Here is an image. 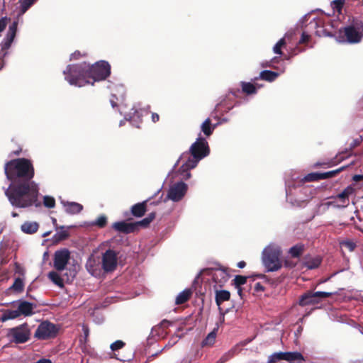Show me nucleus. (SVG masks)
<instances>
[{
  "label": "nucleus",
  "mask_w": 363,
  "mask_h": 363,
  "mask_svg": "<svg viewBox=\"0 0 363 363\" xmlns=\"http://www.w3.org/2000/svg\"><path fill=\"white\" fill-rule=\"evenodd\" d=\"M4 172L11 182L5 189V195L12 206L26 208L33 205L40 206L38 201V184L32 181L34 168L30 160L26 158L12 160L6 163Z\"/></svg>",
  "instance_id": "nucleus-1"
},
{
  "label": "nucleus",
  "mask_w": 363,
  "mask_h": 363,
  "mask_svg": "<svg viewBox=\"0 0 363 363\" xmlns=\"http://www.w3.org/2000/svg\"><path fill=\"white\" fill-rule=\"evenodd\" d=\"M209 154L208 143L205 138H198L191 145L189 151L182 153L177 162L181 164V174L184 179H188L191 177L189 170L196 167L199 162Z\"/></svg>",
  "instance_id": "nucleus-2"
},
{
  "label": "nucleus",
  "mask_w": 363,
  "mask_h": 363,
  "mask_svg": "<svg viewBox=\"0 0 363 363\" xmlns=\"http://www.w3.org/2000/svg\"><path fill=\"white\" fill-rule=\"evenodd\" d=\"M65 79L72 86L82 87L89 84V63L68 65L63 71Z\"/></svg>",
  "instance_id": "nucleus-3"
},
{
  "label": "nucleus",
  "mask_w": 363,
  "mask_h": 363,
  "mask_svg": "<svg viewBox=\"0 0 363 363\" xmlns=\"http://www.w3.org/2000/svg\"><path fill=\"white\" fill-rule=\"evenodd\" d=\"M262 262L267 272H272L279 270L282 267L281 250L276 243H269L262 250Z\"/></svg>",
  "instance_id": "nucleus-4"
},
{
  "label": "nucleus",
  "mask_w": 363,
  "mask_h": 363,
  "mask_svg": "<svg viewBox=\"0 0 363 363\" xmlns=\"http://www.w3.org/2000/svg\"><path fill=\"white\" fill-rule=\"evenodd\" d=\"M89 84L104 80L111 74V66L106 61L101 60L91 65L89 63Z\"/></svg>",
  "instance_id": "nucleus-5"
},
{
  "label": "nucleus",
  "mask_w": 363,
  "mask_h": 363,
  "mask_svg": "<svg viewBox=\"0 0 363 363\" xmlns=\"http://www.w3.org/2000/svg\"><path fill=\"white\" fill-rule=\"evenodd\" d=\"M344 35L350 43H358L363 37V23L353 20L352 24L344 28Z\"/></svg>",
  "instance_id": "nucleus-6"
},
{
  "label": "nucleus",
  "mask_w": 363,
  "mask_h": 363,
  "mask_svg": "<svg viewBox=\"0 0 363 363\" xmlns=\"http://www.w3.org/2000/svg\"><path fill=\"white\" fill-rule=\"evenodd\" d=\"M10 339L16 343H23L28 340L30 330L27 324H22L9 330L8 333Z\"/></svg>",
  "instance_id": "nucleus-7"
},
{
  "label": "nucleus",
  "mask_w": 363,
  "mask_h": 363,
  "mask_svg": "<svg viewBox=\"0 0 363 363\" xmlns=\"http://www.w3.org/2000/svg\"><path fill=\"white\" fill-rule=\"evenodd\" d=\"M188 186L183 182L172 184L168 190L167 199L174 202L181 201L186 194Z\"/></svg>",
  "instance_id": "nucleus-8"
},
{
  "label": "nucleus",
  "mask_w": 363,
  "mask_h": 363,
  "mask_svg": "<svg viewBox=\"0 0 363 363\" xmlns=\"http://www.w3.org/2000/svg\"><path fill=\"white\" fill-rule=\"evenodd\" d=\"M56 325L48 321L40 323L35 333V337L40 340L54 337L57 333Z\"/></svg>",
  "instance_id": "nucleus-9"
},
{
  "label": "nucleus",
  "mask_w": 363,
  "mask_h": 363,
  "mask_svg": "<svg viewBox=\"0 0 363 363\" xmlns=\"http://www.w3.org/2000/svg\"><path fill=\"white\" fill-rule=\"evenodd\" d=\"M70 259V252L66 248L55 251L53 258V267L57 272L63 271Z\"/></svg>",
  "instance_id": "nucleus-10"
},
{
  "label": "nucleus",
  "mask_w": 363,
  "mask_h": 363,
  "mask_svg": "<svg viewBox=\"0 0 363 363\" xmlns=\"http://www.w3.org/2000/svg\"><path fill=\"white\" fill-rule=\"evenodd\" d=\"M354 193V189L347 186L341 193L334 196L333 201L327 203V206H333L335 208H345L350 203L349 196Z\"/></svg>",
  "instance_id": "nucleus-11"
},
{
  "label": "nucleus",
  "mask_w": 363,
  "mask_h": 363,
  "mask_svg": "<svg viewBox=\"0 0 363 363\" xmlns=\"http://www.w3.org/2000/svg\"><path fill=\"white\" fill-rule=\"evenodd\" d=\"M101 261L104 272H112L117 266V254L112 250H108L102 255Z\"/></svg>",
  "instance_id": "nucleus-12"
},
{
  "label": "nucleus",
  "mask_w": 363,
  "mask_h": 363,
  "mask_svg": "<svg viewBox=\"0 0 363 363\" xmlns=\"http://www.w3.org/2000/svg\"><path fill=\"white\" fill-rule=\"evenodd\" d=\"M328 27L329 25H326L321 18H314L308 25V28L309 30L314 29L315 34L319 37H328L333 35Z\"/></svg>",
  "instance_id": "nucleus-13"
},
{
  "label": "nucleus",
  "mask_w": 363,
  "mask_h": 363,
  "mask_svg": "<svg viewBox=\"0 0 363 363\" xmlns=\"http://www.w3.org/2000/svg\"><path fill=\"white\" fill-rule=\"evenodd\" d=\"M86 269L91 276L100 277L103 269L101 258L94 255L90 256L86 262Z\"/></svg>",
  "instance_id": "nucleus-14"
},
{
  "label": "nucleus",
  "mask_w": 363,
  "mask_h": 363,
  "mask_svg": "<svg viewBox=\"0 0 363 363\" xmlns=\"http://www.w3.org/2000/svg\"><path fill=\"white\" fill-rule=\"evenodd\" d=\"M13 304L16 306L20 316H30L33 315L34 313V309L36 307L35 303L23 300L13 302Z\"/></svg>",
  "instance_id": "nucleus-15"
},
{
  "label": "nucleus",
  "mask_w": 363,
  "mask_h": 363,
  "mask_svg": "<svg viewBox=\"0 0 363 363\" xmlns=\"http://www.w3.org/2000/svg\"><path fill=\"white\" fill-rule=\"evenodd\" d=\"M125 121H130L132 125L138 128V123L140 122V115L138 111L135 107L132 108L131 111L125 114L124 120L120 121L119 125H123Z\"/></svg>",
  "instance_id": "nucleus-16"
},
{
  "label": "nucleus",
  "mask_w": 363,
  "mask_h": 363,
  "mask_svg": "<svg viewBox=\"0 0 363 363\" xmlns=\"http://www.w3.org/2000/svg\"><path fill=\"white\" fill-rule=\"evenodd\" d=\"M61 203L63 206L65 211L68 214H77L83 209V206L77 202L62 201Z\"/></svg>",
  "instance_id": "nucleus-17"
},
{
  "label": "nucleus",
  "mask_w": 363,
  "mask_h": 363,
  "mask_svg": "<svg viewBox=\"0 0 363 363\" xmlns=\"http://www.w3.org/2000/svg\"><path fill=\"white\" fill-rule=\"evenodd\" d=\"M320 301L314 295V292L311 291H308L305 294L301 296L299 298V305L301 306H305L308 305H313L318 303Z\"/></svg>",
  "instance_id": "nucleus-18"
},
{
  "label": "nucleus",
  "mask_w": 363,
  "mask_h": 363,
  "mask_svg": "<svg viewBox=\"0 0 363 363\" xmlns=\"http://www.w3.org/2000/svg\"><path fill=\"white\" fill-rule=\"evenodd\" d=\"M213 278L214 281L221 286L228 280L229 274L225 269H218L214 272Z\"/></svg>",
  "instance_id": "nucleus-19"
},
{
  "label": "nucleus",
  "mask_w": 363,
  "mask_h": 363,
  "mask_svg": "<svg viewBox=\"0 0 363 363\" xmlns=\"http://www.w3.org/2000/svg\"><path fill=\"white\" fill-rule=\"evenodd\" d=\"M39 228L38 223L35 221H25L21 225V230L26 234H33L38 231Z\"/></svg>",
  "instance_id": "nucleus-20"
},
{
  "label": "nucleus",
  "mask_w": 363,
  "mask_h": 363,
  "mask_svg": "<svg viewBox=\"0 0 363 363\" xmlns=\"http://www.w3.org/2000/svg\"><path fill=\"white\" fill-rule=\"evenodd\" d=\"M17 30V23L13 22L9 28L6 36L4 38L3 45H11L13 43Z\"/></svg>",
  "instance_id": "nucleus-21"
},
{
  "label": "nucleus",
  "mask_w": 363,
  "mask_h": 363,
  "mask_svg": "<svg viewBox=\"0 0 363 363\" xmlns=\"http://www.w3.org/2000/svg\"><path fill=\"white\" fill-rule=\"evenodd\" d=\"M113 228L120 233H129L133 230L134 226L125 221H120L114 223L113 224Z\"/></svg>",
  "instance_id": "nucleus-22"
},
{
  "label": "nucleus",
  "mask_w": 363,
  "mask_h": 363,
  "mask_svg": "<svg viewBox=\"0 0 363 363\" xmlns=\"http://www.w3.org/2000/svg\"><path fill=\"white\" fill-rule=\"evenodd\" d=\"M321 263V259L318 256L306 257L303 261V265L308 269H313L319 267Z\"/></svg>",
  "instance_id": "nucleus-23"
},
{
  "label": "nucleus",
  "mask_w": 363,
  "mask_h": 363,
  "mask_svg": "<svg viewBox=\"0 0 363 363\" xmlns=\"http://www.w3.org/2000/svg\"><path fill=\"white\" fill-rule=\"evenodd\" d=\"M284 360L291 363H300L303 360L302 354L298 352H284Z\"/></svg>",
  "instance_id": "nucleus-24"
},
{
  "label": "nucleus",
  "mask_w": 363,
  "mask_h": 363,
  "mask_svg": "<svg viewBox=\"0 0 363 363\" xmlns=\"http://www.w3.org/2000/svg\"><path fill=\"white\" fill-rule=\"evenodd\" d=\"M279 75V74L276 72L270 70H263L259 73V76L258 77H256L255 79H261L272 82H274Z\"/></svg>",
  "instance_id": "nucleus-25"
},
{
  "label": "nucleus",
  "mask_w": 363,
  "mask_h": 363,
  "mask_svg": "<svg viewBox=\"0 0 363 363\" xmlns=\"http://www.w3.org/2000/svg\"><path fill=\"white\" fill-rule=\"evenodd\" d=\"M18 317H20V315L17 308L14 310L7 309L5 310L3 314L1 315L0 320L2 322H5L9 320L17 318Z\"/></svg>",
  "instance_id": "nucleus-26"
},
{
  "label": "nucleus",
  "mask_w": 363,
  "mask_h": 363,
  "mask_svg": "<svg viewBox=\"0 0 363 363\" xmlns=\"http://www.w3.org/2000/svg\"><path fill=\"white\" fill-rule=\"evenodd\" d=\"M146 211V201L133 205L131 208V213L136 217H141Z\"/></svg>",
  "instance_id": "nucleus-27"
},
{
  "label": "nucleus",
  "mask_w": 363,
  "mask_h": 363,
  "mask_svg": "<svg viewBox=\"0 0 363 363\" xmlns=\"http://www.w3.org/2000/svg\"><path fill=\"white\" fill-rule=\"evenodd\" d=\"M216 127V125H211V120L208 118L201 124V130L205 135L208 137L213 133Z\"/></svg>",
  "instance_id": "nucleus-28"
},
{
  "label": "nucleus",
  "mask_w": 363,
  "mask_h": 363,
  "mask_svg": "<svg viewBox=\"0 0 363 363\" xmlns=\"http://www.w3.org/2000/svg\"><path fill=\"white\" fill-rule=\"evenodd\" d=\"M191 295V291L190 289H184L181 291L176 297L175 303L177 305L182 304L187 301Z\"/></svg>",
  "instance_id": "nucleus-29"
},
{
  "label": "nucleus",
  "mask_w": 363,
  "mask_h": 363,
  "mask_svg": "<svg viewBox=\"0 0 363 363\" xmlns=\"http://www.w3.org/2000/svg\"><path fill=\"white\" fill-rule=\"evenodd\" d=\"M48 277L49 279L56 286H59L60 288H63V280L57 272L51 271L48 273Z\"/></svg>",
  "instance_id": "nucleus-30"
},
{
  "label": "nucleus",
  "mask_w": 363,
  "mask_h": 363,
  "mask_svg": "<svg viewBox=\"0 0 363 363\" xmlns=\"http://www.w3.org/2000/svg\"><path fill=\"white\" fill-rule=\"evenodd\" d=\"M230 297V294L228 291H217L216 293V302L218 306H220L223 302L229 300Z\"/></svg>",
  "instance_id": "nucleus-31"
},
{
  "label": "nucleus",
  "mask_w": 363,
  "mask_h": 363,
  "mask_svg": "<svg viewBox=\"0 0 363 363\" xmlns=\"http://www.w3.org/2000/svg\"><path fill=\"white\" fill-rule=\"evenodd\" d=\"M242 91L247 94H255L257 93V86L252 82H241Z\"/></svg>",
  "instance_id": "nucleus-32"
},
{
  "label": "nucleus",
  "mask_w": 363,
  "mask_h": 363,
  "mask_svg": "<svg viewBox=\"0 0 363 363\" xmlns=\"http://www.w3.org/2000/svg\"><path fill=\"white\" fill-rule=\"evenodd\" d=\"M24 283L21 278L15 279L13 284L8 289V291H13L16 293H20L23 290Z\"/></svg>",
  "instance_id": "nucleus-33"
},
{
  "label": "nucleus",
  "mask_w": 363,
  "mask_h": 363,
  "mask_svg": "<svg viewBox=\"0 0 363 363\" xmlns=\"http://www.w3.org/2000/svg\"><path fill=\"white\" fill-rule=\"evenodd\" d=\"M346 0H333L330 2V6L333 12L337 13L338 15L342 13V8Z\"/></svg>",
  "instance_id": "nucleus-34"
},
{
  "label": "nucleus",
  "mask_w": 363,
  "mask_h": 363,
  "mask_svg": "<svg viewBox=\"0 0 363 363\" xmlns=\"http://www.w3.org/2000/svg\"><path fill=\"white\" fill-rule=\"evenodd\" d=\"M37 0H20V11L21 15L24 14L36 1Z\"/></svg>",
  "instance_id": "nucleus-35"
},
{
  "label": "nucleus",
  "mask_w": 363,
  "mask_h": 363,
  "mask_svg": "<svg viewBox=\"0 0 363 363\" xmlns=\"http://www.w3.org/2000/svg\"><path fill=\"white\" fill-rule=\"evenodd\" d=\"M216 337V333L215 330L211 332L208 334V335L206 337V338L202 341L201 346L202 347H206V346H212L215 341Z\"/></svg>",
  "instance_id": "nucleus-36"
},
{
  "label": "nucleus",
  "mask_w": 363,
  "mask_h": 363,
  "mask_svg": "<svg viewBox=\"0 0 363 363\" xmlns=\"http://www.w3.org/2000/svg\"><path fill=\"white\" fill-rule=\"evenodd\" d=\"M322 173H317V172H313L309 173L307 175H306L303 179H301V181L308 182H313V181H318L323 179Z\"/></svg>",
  "instance_id": "nucleus-37"
},
{
  "label": "nucleus",
  "mask_w": 363,
  "mask_h": 363,
  "mask_svg": "<svg viewBox=\"0 0 363 363\" xmlns=\"http://www.w3.org/2000/svg\"><path fill=\"white\" fill-rule=\"evenodd\" d=\"M294 33H286L285 35L281 38L274 45H286V44H294L295 40H288L289 37L292 36Z\"/></svg>",
  "instance_id": "nucleus-38"
},
{
  "label": "nucleus",
  "mask_w": 363,
  "mask_h": 363,
  "mask_svg": "<svg viewBox=\"0 0 363 363\" xmlns=\"http://www.w3.org/2000/svg\"><path fill=\"white\" fill-rule=\"evenodd\" d=\"M311 35L306 31H300V35L298 36V45L303 43H307L310 42Z\"/></svg>",
  "instance_id": "nucleus-39"
},
{
  "label": "nucleus",
  "mask_w": 363,
  "mask_h": 363,
  "mask_svg": "<svg viewBox=\"0 0 363 363\" xmlns=\"http://www.w3.org/2000/svg\"><path fill=\"white\" fill-rule=\"evenodd\" d=\"M284 352H275L274 354H272V355H270L269 357V360H268V362L269 363H274L276 362H277L278 360H281V359H283L284 360Z\"/></svg>",
  "instance_id": "nucleus-40"
},
{
  "label": "nucleus",
  "mask_w": 363,
  "mask_h": 363,
  "mask_svg": "<svg viewBox=\"0 0 363 363\" xmlns=\"http://www.w3.org/2000/svg\"><path fill=\"white\" fill-rule=\"evenodd\" d=\"M43 204L48 208H52L55 206V200L53 197L50 196H45L43 197Z\"/></svg>",
  "instance_id": "nucleus-41"
},
{
  "label": "nucleus",
  "mask_w": 363,
  "mask_h": 363,
  "mask_svg": "<svg viewBox=\"0 0 363 363\" xmlns=\"http://www.w3.org/2000/svg\"><path fill=\"white\" fill-rule=\"evenodd\" d=\"M303 252V247L301 245H295L290 248L289 253L293 257H298Z\"/></svg>",
  "instance_id": "nucleus-42"
},
{
  "label": "nucleus",
  "mask_w": 363,
  "mask_h": 363,
  "mask_svg": "<svg viewBox=\"0 0 363 363\" xmlns=\"http://www.w3.org/2000/svg\"><path fill=\"white\" fill-rule=\"evenodd\" d=\"M10 47H0V69L4 66V57L9 54V48Z\"/></svg>",
  "instance_id": "nucleus-43"
},
{
  "label": "nucleus",
  "mask_w": 363,
  "mask_h": 363,
  "mask_svg": "<svg viewBox=\"0 0 363 363\" xmlns=\"http://www.w3.org/2000/svg\"><path fill=\"white\" fill-rule=\"evenodd\" d=\"M107 218L105 216H100L95 221H94L91 225H96L99 228H104L106 224Z\"/></svg>",
  "instance_id": "nucleus-44"
},
{
  "label": "nucleus",
  "mask_w": 363,
  "mask_h": 363,
  "mask_svg": "<svg viewBox=\"0 0 363 363\" xmlns=\"http://www.w3.org/2000/svg\"><path fill=\"white\" fill-rule=\"evenodd\" d=\"M234 284L236 288L240 287L241 285H243L247 281V277L241 275L235 276L234 279Z\"/></svg>",
  "instance_id": "nucleus-45"
},
{
  "label": "nucleus",
  "mask_w": 363,
  "mask_h": 363,
  "mask_svg": "<svg viewBox=\"0 0 363 363\" xmlns=\"http://www.w3.org/2000/svg\"><path fill=\"white\" fill-rule=\"evenodd\" d=\"M337 292H325V291H316L314 292V295L318 298L319 301H320L322 299L329 297L333 294H337Z\"/></svg>",
  "instance_id": "nucleus-46"
},
{
  "label": "nucleus",
  "mask_w": 363,
  "mask_h": 363,
  "mask_svg": "<svg viewBox=\"0 0 363 363\" xmlns=\"http://www.w3.org/2000/svg\"><path fill=\"white\" fill-rule=\"evenodd\" d=\"M61 229L62 230L60 231L57 232L56 233V235H55L56 239L58 240H65V239H66L69 236L68 231L66 230H64V227L63 226L61 227Z\"/></svg>",
  "instance_id": "nucleus-47"
},
{
  "label": "nucleus",
  "mask_w": 363,
  "mask_h": 363,
  "mask_svg": "<svg viewBox=\"0 0 363 363\" xmlns=\"http://www.w3.org/2000/svg\"><path fill=\"white\" fill-rule=\"evenodd\" d=\"M196 354H187L185 356L179 363H196Z\"/></svg>",
  "instance_id": "nucleus-48"
},
{
  "label": "nucleus",
  "mask_w": 363,
  "mask_h": 363,
  "mask_svg": "<svg viewBox=\"0 0 363 363\" xmlns=\"http://www.w3.org/2000/svg\"><path fill=\"white\" fill-rule=\"evenodd\" d=\"M287 33H294L292 35V36L289 37L287 39L290 40H295V43L294 44H296V45H298V36L300 35V30L299 29L290 30Z\"/></svg>",
  "instance_id": "nucleus-49"
},
{
  "label": "nucleus",
  "mask_w": 363,
  "mask_h": 363,
  "mask_svg": "<svg viewBox=\"0 0 363 363\" xmlns=\"http://www.w3.org/2000/svg\"><path fill=\"white\" fill-rule=\"evenodd\" d=\"M85 55V52H82L79 50H76L70 55V60H78L84 57Z\"/></svg>",
  "instance_id": "nucleus-50"
},
{
  "label": "nucleus",
  "mask_w": 363,
  "mask_h": 363,
  "mask_svg": "<svg viewBox=\"0 0 363 363\" xmlns=\"http://www.w3.org/2000/svg\"><path fill=\"white\" fill-rule=\"evenodd\" d=\"M343 169H344V167H340V168H339V169H337L336 170H333V171H330V172H328L322 173L321 175H322V177H323V179H328V178L333 177L334 175H335L336 174H337L340 171H342Z\"/></svg>",
  "instance_id": "nucleus-51"
},
{
  "label": "nucleus",
  "mask_w": 363,
  "mask_h": 363,
  "mask_svg": "<svg viewBox=\"0 0 363 363\" xmlns=\"http://www.w3.org/2000/svg\"><path fill=\"white\" fill-rule=\"evenodd\" d=\"M124 345L125 343L122 340H116L111 345L110 348L111 350L116 351L122 348Z\"/></svg>",
  "instance_id": "nucleus-52"
},
{
  "label": "nucleus",
  "mask_w": 363,
  "mask_h": 363,
  "mask_svg": "<svg viewBox=\"0 0 363 363\" xmlns=\"http://www.w3.org/2000/svg\"><path fill=\"white\" fill-rule=\"evenodd\" d=\"M341 245L347 247L350 251H353L355 247V244L350 240L343 241Z\"/></svg>",
  "instance_id": "nucleus-53"
},
{
  "label": "nucleus",
  "mask_w": 363,
  "mask_h": 363,
  "mask_svg": "<svg viewBox=\"0 0 363 363\" xmlns=\"http://www.w3.org/2000/svg\"><path fill=\"white\" fill-rule=\"evenodd\" d=\"M235 349H233L231 350H230L229 352H228L226 354H225L221 358H220V362H224L225 361H227L228 359H230V357H232L235 353Z\"/></svg>",
  "instance_id": "nucleus-54"
},
{
  "label": "nucleus",
  "mask_w": 363,
  "mask_h": 363,
  "mask_svg": "<svg viewBox=\"0 0 363 363\" xmlns=\"http://www.w3.org/2000/svg\"><path fill=\"white\" fill-rule=\"evenodd\" d=\"M155 217V213H151L150 214L148 215L147 217H146L141 221V223L143 225H147L153 220Z\"/></svg>",
  "instance_id": "nucleus-55"
},
{
  "label": "nucleus",
  "mask_w": 363,
  "mask_h": 363,
  "mask_svg": "<svg viewBox=\"0 0 363 363\" xmlns=\"http://www.w3.org/2000/svg\"><path fill=\"white\" fill-rule=\"evenodd\" d=\"M118 101V99L116 96V95L115 94H112L111 98L110 99V103L113 108H115L118 106V103H117Z\"/></svg>",
  "instance_id": "nucleus-56"
},
{
  "label": "nucleus",
  "mask_w": 363,
  "mask_h": 363,
  "mask_svg": "<svg viewBox=\"0 0 363 363\" xmlns=\"http://www.w3.org/2000/svg\"><path fill=\"white\" fill-rule=\"evenodd\" d=\"M255 290L256 291H262L264 290V288L260 283H256L255 284Z\"/></svg>",
  "instance_id": "nucleus-57"
},
{
  "label": "nucleus",
  "mask_w": 363,
  "mask_h": 363,
  "mask_svg": "<svg viewBox=\"0 0 363 363\" xmlns=\"http://www.w3.org/2000/svg\"><path fill=\"white\" fill-rule=\"evenodd\" d=\"M281 47H273V51L275 54L281 55Z\"/></svg>",
  "instance_id": "nucleus-58"
},
{
  "label": "nucleus",
  "mask_w": 363,
  "mask_h": 363,
  "mask_svg": "<svg viewBox=\"0 0 363 363\" xmlns=\"http://www.w3.org/2000/svg\"><path fill=\"white\" fill-rule=\"evenodd\" d=\"M152 121L155 123L159 121V115L156 113L152 114Z\"/></svg>",
  "instance_id": "nucleus-59"
},
{
  "label": "nucleus",
  "mask_w": 363,
  "mask_h": 363,
  "mask_svg": "<svg viewBox=\"0 0 363 363\" xmlns=\"http://www.w3.org/2000/svg\"><path fill=\"white\" fill-rule=\"evenodd\" d=\"M289 192H290V186L288 184V182H286V194L287 199L289 198Z\"/></svg>",
  "instance_id": "nucleus-60"
},
{
  "label": "nucleus",
  "mask_w": 363,
  "mask_h": 363,
  "mask_svg": "<svg viewBox=\"0 0 363 363\" xmlns=\"http://www.w3.org/2000/svg\"><path fill=\"white\" fill-rule=\"evenodd\" d=\"M36 363H52V362L48 359H40Z\"/></svg>",
  "instance_id": "nucleus-61"
},
{
  "label": "nucleus",
  "mask_w": 363,
  "mask_h": 363,
  "mask_svg": "<svg viewBox=\"0 0 363 363\" xmlns=\"http://www.w3.org/2000/svg\"><path fill=\"white\" fill-rule=\"evenodd\" d=\"M246 265V263L244 261H240L238 263L237 266L238 267L242 269L244 268Z\"/></svg>",
  "instance_id": "nucleus-62"
},
{
  "label": "nucleus",
  "mask_w": 363,
  "mask_h": 363,
  "mask_svg": "<svg viewBox=\"0 0 363 363\" xmlns=\"http://www.w3.org/2000/svg\"><path fill=\"white\" fill-rule=\"evenodd\" d=\"M83 332L85 337H87L89 335V329L86 326H83Z\"/></svg>",
  "instance_id": "nucleus-63"
},
{
  "label": "nucleus",
  "mask_w": 363,
  "mask_h": 363,
  "mask_svg": "<svg viewBox=\"0 0 363 363\" xmlns=\"http://www.w3.org/2000/svg\"><path fill=\"white\" fill-rule=\"evenodd\" d=\"M50 233H51V231H46V232H45V233L42 235V237H43V238H45V237H47V236L50 235Z\"/></svg>",
  "instance_id": "nucleus-64"
}]
</instances>
